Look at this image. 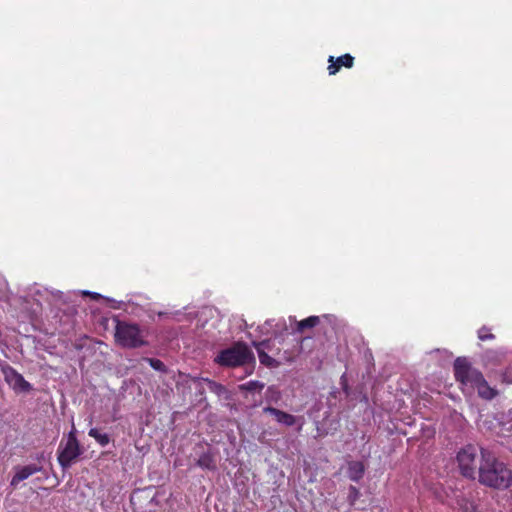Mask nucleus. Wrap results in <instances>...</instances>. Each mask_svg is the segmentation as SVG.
Returning a JSON list of instances; mask_svg holds the SVG:
<instances>
[{"mask_svg":"<svg viewBox=\"0 0 512 512\" xmlns=\"http://www.w3.org/2000/svg\"><path fill=\"white\" fill-rule=\"evenodd\" d=\"M269 342H270L269 340H264L261 342H253V346L255 347V349L258 353L260 363L267 367H274L277 365V361L274 358H272L271 356H269L264 350L265 348L269 347Z\"/></svg>","mask_w":512,"mask_h":512,"instance_id":"11","label":"nucleus"},{"mask_svg":"<svg viewBox=\"0 0 512 512\" xmlns=\"http://www.w3.org/2000/svg\"><path fill=\"white\" fill-rule=\"evenodd\" d=\"M478 481L486 487L505 490L512 484V470L491 451L480 448Z\"/></svg>","mask_w":512,"mask_h":512,"instance_id":"1","label":"nucleus"},{"mask_svg":"<svg viewBox=\"0 0 512 512\" xmlns=\"http://www.w3.org/2000/svg\"><path fill=\"white\" fill-rule=\"evenodd\" d=\"M365 473V465L361 461H349L347 463V476L351 481L359 482Z\"/></svg>","mask_w":512,"mask_h":512,"instance_id":"12","label":"nucleus"},{"mask_svg":"<svg viewBox=\"0 0 512 512\" xmlns=\"http://www.w3.org/2000/svg\"><path fill=\"white\" fill-rule=\"evenodd\" d=\"M197 465L203 469L207 470H215L216 469V462L214 455L210 452H204L200 455L199 459L197 460Z\"/></svg>","mask_w":512,"mask_h":512,"instance_id":"15","label":"nucleus"},{"mask_svg":"<svg viewBox=\"0 0 512 512\" xmlns=\"http://www.w3.org/2000/svg\"><path fill=\"white\" fill-rule=\"evenodd\" d=\"M90 295L93 299H99L101 297V295L98 293H90Z\"/></svg>","mask_w":512,"mask_h":512,"instance_id":"23","label":"nucleus"},{"mask_svg":"<svg viewBox=\"0 0 512 512\" xmlns=\"http://www.w3.org/2000/svg\"><path fill=\"white\" fill-rule=\"evenodd\" d=\"M146 362L149 363V365L154 369L161 373H167V367L166 365L159 359L156 358H144Z\"/></svg>","mask_w":512,"mask_h":512,"instance_id":"19","label":"nucleus"},{"mask_svg":"<svg viewBox=\"0 0 512 512\" xmlns=\"http://www.w3.org/2000/svg\"><path fill=\"white\" fill-rule=\"evenodd\" d=\"M88 435L94 438L101 446H106L110 442V438L106 433H100L97 428H91L88 432Z\"/></svg>","mask_w":512,"mask_h":512,"instance_id":"16","label":"nucleus"},{"mask_svg":"<svg viewBox=\"0 0 512 512\" xmlns=\"http://www.w3.org/2000/svg\"><path fill=\"white\" fill-rule=\"evenodd\" d=\"M328 73L329 75L337 74L342 67L352 68L354 65V57L350 54H344L339 57L329 56L328 58Z\"/></svg>","mask_w":512,"mask_h":512,"instance_id":"8","label":"nucleus"},{"mask_svg":"<svg viewBox=\"0 0 512 512\" xmlns=\"http://www.w3.org/2000/svg\"><path fill=\"white\" fill-rule=\"evenodd\" d=\"M478 338L481 341L492 340L495 338L494 334L491 333L490 329L486 326L481 327L478 330Z\"/></svg>","mask_w":512,"mask_h":512,"instance_id":"20","label":"nucleus"},{"mask_svg":"<svg viewBox=\"0 0 512 512\" xmlns=\"http://www.w3.org/2000/svg\"><path fill=\"white\" fill-rule=\"evenodd\" d=\"M114 338L117 345L122 348H139L147 345L145 336L136 323L116 320Z\"/></svg>","mask_w":512,"mask_h":512,"instance_id":"2","label":"nucleus"},{"mask_svg":"<svg viewBox=\"0 0 512 512\" xmlns=\"http://www.w3.org/2000/svg\"><path fill=\"white\" fill-rule=\"evenodd\" d=\"M251 361H254L253 352L244 342H236L221 350L215 358V362L223 367L243 366Z\"/></svg>","mask_w":512,"mask_h":512,"instance_id":"3","label":"nucleus"},{"mask_svg":"<svg viewBox=\"0 0 512 512\" xmlns=\"http://www.w3.org/2000/svg\"><path fill=\"white\" fill-rule=\"evenodd\" d=\"M302 426H303V422L300 424V426H299V430H301V429H302Z\"/></svg>","mask_w":512,"mask_h":512,"instance_id":"24","label":"nucleus"},{"mask_svg":"<svg viewBox=\"0 0 512 512\" xmlns=\"http://www.w3.org/2000/svg\"><path fill=\"white\" fill-rule=\"evenodd\" d=\"M81 448L76 438L75 428L69 432L67 440L63 446L61 442L58 448V462L63 469L69 468L72 463L80 456Z\"/></svg>","mask_w":512,"mask_h":512,"instance_id":"6","label":"nucleus"},{"mask_svg":"<svg viewBox=\"0 0 512 512\" xmlns=\"http://www.w3.org/2000/svg\"><path fill=\"white\" fill-rule=\"evenodd\" d=\"M211 385L215 386L219 390H224V387L222 385L216 384L215 382H210Z\"/></svg>","mask_w":512,"mask_h":512,"instance_id":"22","label":"nucleus"},{"mask_svg":"<svg viewBox=\"0 0 512 512\" xmlns=\"http://www.w3.org/2000/svg\"><path fill=\"white\" fill-rule=\"evenodd\" d=\"M456 459L460 473L466 478L475 479L480 465L477 446L473 444L465 445L458 451Z\"/></svg>","mask_w":512,"mask_h":512,"instance_id":"4","label":"nucleus"},{"mask_svg":"<svg viewBox=\"0 0 512 512\" xmlns=\"http://www.w3.org/2000/svg\"><path fill=\"white\" fill-rule=\"evenodd\" d=\"M245 389L249 390V391H253L255 389H262L264 387L263 384H259V382L257 381H250L248 382L245 386Z\"/></svg>","mask_w":512,"mask_h":512,"instance_id":"21","label":"nucleus"},{"mask_svg":"<svg viewBox=\"0 0 512 512\" xmlns=\"http://www.w3.org/2000/svg\"><path fill=\"white\" fill-rule=\"evenodd\" d=\"M454 376L462 386L475 388L484 377L482 372L474 368L465 357H458L453 364Z\"/></svg>","mask_w":512,"mask_h":512,"instance_id":"5","label":"nucleus"},{"mask_svg":"<svg viewBox=\"0 0 512 512\" xmlns=\"http://www.w3.org/2000/svg\"><path fill=\"white\" fill-rule=\"evenodd\" d=\"M42 470L41 466L36 464L26 465V466H17L15 467V474L13 475L10 485L13 488H16L18 484L26 479H28L31 475L40 472Z\"/></svg>","mask_w":512,"mask_h":512,"instance_id":"9","label":"nucleus"},{"mask_svg":"<svg viewBox=\"0 0 512 512\" xmlns=\"http://www.w3.org/2000/svg\"><path fill=\"white\" fill-rule=\"evenodd\" d=\"M5 381L9 386L21 392H28L32 389L31 384L25 380V378L16 369L10 365H5L1 369Z\"/></svg>","mask_w":512,"mask_h":512,"instance_id":"7","label":"nucleus"},{"mask_svg":"<svg viewBox=\"0 0 512 512\" xmlns=\"http://www.w3.org/2000/svg\"><path fill=\"white\" fill-rule=\"evenodd\" d=\"M457 504L463 512H479L477 505L466 497H459Z\"/></svg>","mask_w":512,"mask_h":512,"instance_id":"17","label":"nucleus"},{"mask_svg":"<svg viewBox=\"0 0 512 512\" xmlns=\"http://www.w3.org/2000/svg\"><path fill=\"white\" fill-rule=\"evenodd\" d=\"M265 413L273 415L278 423L284 424L285 426L291 427L296 424L297 417L272 406L264 408Z\"/></svg>","mask_w":512,"mask_h":512,"instance_id":"10","label":"nucleus"},{"mask_svg":"<svg viewBox=\"0 0 512 512\" xmlns=\"http://www.w3.org/2000/svg\"><path fill=\"white\" fill-rule=\"evenodd\" d=\"M474 389H477L479 397L485 400H492L498 394V391L491 387L484 377L475 385Z\"/></svg>","mask_w":512,"mask_h":512,"instance_id":"13","label":"nucleus"},{"mask_svg":"<svg viewBox=\"0 0 512 512\" xmlns=\"http://www.w3.org/2000/svg\"><path fill=\"white\" fill-rule=\"evenodd\" d=\"M319 323H320L319 316H309L303 320L296 322L295 331L297 333H303L308 329H312V328L316 327Z\"/></svg>","mask_w":512,"mask_h":512,"instance_id":"14","label":"nucleus"},{"mask_svg":"<svg viewBox=\"0 0 512 512\" xmlns=\"http://www.w3.org/2000/svg\"><path fill=\"white\" fill-rule=\"evenodd\" d=\"M360 496H361L360 490L357 487L350 485L348 488L347 501L351 507H353L356 504V502L360 498Z\"/></svg>","mask_w":512,"mask_h":512,"instance_id":"18","label":"nucleus"}]
</instances>
